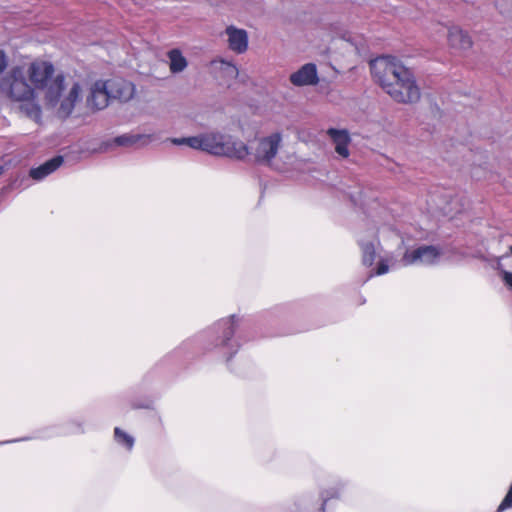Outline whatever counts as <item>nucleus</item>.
Masks as SVG:
<instances>
[{
	"instance_id": "4468645a",
	"label": "nucleus",
	"mask_w": 512,
	"mask_h": 512,
	"mask_svg": "<svg viewBox=\"0 0 512 512\" xmlns=\"http://www.w3.org/2000/svg\"><path fill=\"white\" fill-rule=\"evenodd\" d=\"M63 163V157L62 156H56L42 165H40L37 168H32L29 172V175L34 180H42L52 172H54L56 169H58Z\"/></svg>"
},
{
	"instance_id": "39448f33",
	"label": "nucleus",
	"mask_w": 512,
	"mask_h": 512,
	"mask_svg": "<svg viewBox=\"0 0 512 512\" xmlns=\"http://www.w3.org/2000/svg\"><path fill=\"white\" fill-rule=\"evenodd\" d=\"M282 144V134L280 132L272 133L268 136L257 139L248 148V155L254 158L259 164L270 165L278 154Z\"/></svg>"
},
{
	"instance_id": "6ab92c4d",
	"label": "nucleus",
	"mask_w": 512,
	"mask_h": 512,
	"mask_svg": "<svg viewBox=\"0 0 512 512\" xmlns=\"http://www.w3.org/2000/svg\"><path fill=\"white\" fill-rule=\"evenodd\" d=\"M114 436L119 444L124 445L129 450L132 449L134 445V439L132 436L128 435L118 427L114 429Z\"/></svg>"
},
{
	"instance_id": "f3484780",
	"label": "nucleus",
	"mask_w": 512,
	"mask_h": 512,
	"mask_svg": "<svg viewBox=\"0 0 512 512\" xmlns=\"http://www.w3.org/2000/svg\"><path fill=\"white\" fill-rule=\"evenodd\" d=\"M362 251L363 265L370 267L374 263L376 257L375 245L372 242H359Z\"/></svg>"
},
{
	"instance_id": "aec40b11",
	"label": "nucleus",
	"mask_w": 512,
	"mask_h": 512,
	"mask_svg": "<svg viewBox=\"0 0 512 512\" xmlns=\"http://www.w3.org/2000/svg\"><path fill=\"white\" fill-rule=\"evenodd\" d=\"M512 507V485L510 486L505 498L502 500L501 504L499 505L497 512H502L503 510L507 508Z\"/></svg>"
},
{
	"instance_id": "ddd939ff",
	"label": "nucleus",
	"mask_w": 512,
	"mask_h": 512,
	"mask_svg": "<svg viewBox=\"0 0 512 512\" xmlns=\"http://www.w3.org/2000/svg\"><path fill=\"white\" fill-rule=\"evenodd\" d=\"M327 134L335 144V151L343 158H347L349 156L348 145L350 143V136L348 132L346 130L330 128L328 129Z\"/></svg>"
},
{
	"instance_id": "20e7f679",
	"label": "nucleus",
	"mask_w": 512,
	"mask_h": 512,
	"mask_svg": "<svg viewBox=\"0 0 512 512\" xmlns=\"http://www.w3.org/2000/svg\"><path fill=\"white\" fill-rule=\"evenodd\" d=\"M187 146L215 156H224L236 160H244L249 153L243 141L219 132L187 137Z\"/></svg>"
},
{
	"instance_id": "423d86ee",
	"label": "nucleus",
	"mask_w": 512,
	"mask_h": 512,
	"mask_svg": "<svg viewBox=\"0 0 512 512\" xmlns=\"http://www.w3.org/2000/svg\"><path fill=\"white\" fill-rule=\"evenodd\" d=\"M440 254L441 253L437 247L432 245H424L412 251L406 250L401 259V262L404 266L417 263L431 265L436 262Z\"/></svg>"
},
{
	"instance_id": "4be33fe9",
	"label": "nucleus",
	"mask_w": 512,
	"mask_h": 512,
	"mask_svg": "<svg viewBox=\"0 0 512 512\" xmlns=\"http://www.w3.org/2000/svg\"><path fill=\"white\" fill-rule=\"evenodd\" d=\"M503 280L507 286L512 288V272H503Z\"/></svg>"
},
{
	"instance_id": "6e6552de",
	"label": "nucleus",
	"mask_w": 512,
	"mask_h": 512,
	"mask_svg": "<svg viewBox=\"0 0 512 512\" xmlns=\"http://www.w3.org/2000/svg\"><path fill=\"white\" fill-rule=\"evenodd\" d=\"M110 95L105 81L98 80L90 88L86 99L87 107L92 111H98L108 106Z\"/></svg>"
},
{
	"instance_id": "412c9836",
	"label": "nucleus",
	"mask_w": 512,
	"mask_h": 512,
	"mask_svg": "<svg viewBox=\"0 0 512 512\" xmlns=\"http://www.w3.org/2000/svg\"><path fill=\"white\" fill-rule=\"evenodd\" d=\"M388 271H389L388 264L384 260H381L378 263V267L376 269L375 274L376 275H383V274L387 273Z\"/></svg>"
},
{
	"instance_id": "b1692460",
	"label": "nucleus",
	"mask_w": 512,
	"mask_h": 512,
	"mask_svg": "<svg viewBox=\"0 0 512 512\" xmlns=\"http://www.w3.org/2000/svg\"><path fill=\"white\" fill-rule=\"evenodd\" d=\"M171 143L174 145H187V137L186 138H171Z\"/></svg>"
},
{
	"instance_id": "f257e3e1",
	"label": "nucleus",
	"mask_w": 512,
	"mask_h": 512,
	"mask_svg": "<svg viewBox=\"0 0 512 512\" xmlns=\"http://www.w3.org/2000/svg\"><path fill=\"white\" fill-rule=\"evenodd\" d=\"M373 80L395 102L415 104L421 99V89L413 71L393 56H381L369 63Z\"/></svg>"
},
{
	"instance_id": "f8f14e48",
	"label": "nucleus",
	"mask_w": 512,
	"mask_h": 512,
	"mask_svg": "<svg viewBox=\"0 0 512 512\" xmlns=\"http://www.w3.org/2000/svg\"><path fill=\"white\" fill-rule=\"evenodd\" d=\"M448 43L456 50L465 51L472 47L473 41L469 34L459 27H452L448 31Z\"/></svg>"
},
{
	"instance_id": "9b49d317",
	"label": "nucleus",
	"mask_w": 512,
	"mask_h": 512,
	"mask_svg": "<svg viewBox=\"0 0 512 512\" xmlns=\"http://www.w3.org/2000/svg\"><path fill=\"white\" fill-rule=\"evenodd\" d=\"M210 68L215 77L223 80L236 79L239 74L236 65L224 59L211 61Z\"/></svg>"
},
{
	"instance_id": "393cba45",
	"label": "nucleus",
	"mask_w": 512,
	"mask_h": 512,
	"mask_svg": "<svg viewBox=\"0 0 512 512\" xmlns=\"http://www.w3.org/2000/svg\"><path fill=\"white\" fill-rule=\"evenodd\" d=\"M3 173V167L0 166V175Z\"/></svg>"
},
{
	"instance_id": "7ed1b4c3",
	"label": "nucleus",
	"mask_w": 512,
	"mask_h": 512,
	"mask_svg": "<svg viewBox=\"0 0 512 512\" xmlns=\"http://www.w3.org/2000/svg\"><path fill=\"white\" fill-rule=\"evenodd\" d=\"M0 90L13 101L21 102V110L29 118L39 121L41 108L35 101V89L31 87L21 67H14L0 82Z\"/></svg>"
},
{
	"instance_id": "a211bd4d",
	"label": "nucleus",
	"mask_w": 512,
	"mask_h": 512,
	"mask_svg": "<svg viewBox=\"0 0 512 512\" xmlns=\"http://www.w3.org/2000/svg\"><path fill=\"white\" fill-rule=\"evenodd\" d=\"M236 316L232 315L229 319L222 320L220 325L223 327L222 344L226 345L227 342L233 337L236 327Z\"/></svg>"
},
{
	"instance_id": "2eb2a0df",
	"label": "nucleus",
	"mask_w": 512,
	"mask_h": 512,
	"mask_svg": "<svg viewBox=\"0 0 512 512\" xmlns=\"http://www.w3.org/2000/svg\"><path fill=\"white\" fill-rule=\"evenodd\" d=\"M154 139L153 135L147 134H124L113 139V143L117 146L131 147L142 143L143 146L148 145Z\"/></svg>"
},
{
	"instance_id": "0eeeda50",
	"label": "nucleus",
	"mask_w": 512,
	"mask_h": 512,
	"mask_svg": "<svg viewBox=\"0 0 512 512\" xmlns=\"http://www.w3.org/2000/svg\"><path fill=\"white\" fill-rule=\"evenodd\" d=\"M111 99L127 102L135 95V85L123 78H113L105 81Z\"/></svg>"
},
{
	"instance_id": "1a4fd4ad",
	"label": "nucleus",
	"mask_w": 512,
	"mask_h": 512,
	"mask_svg": "<svg viewBox=\"0 0 512 512\" xmlns=\"http://www.w3.org/2000/svg\"><path fill=\"white\" fill-rule=\"evenodd\" d=\"M290 82L297 87L316 85L319 82L316 65L304 64L289 77Z\"/></svg>"
},
{
	"instance_id": "dca6fc26",
	"label": "nucleus",
	"mask_w": 512,
	"mask_h": 512,
	"mask_svg": "<svg viewBox=\"0 0 512 512\" xmlns=\"http://www.w3.org/2000/svg\"><path fill=\"white\" fill-rule=\"evenodd\" d=\"M169 68L173 74L180 73L186 69L188 62L179 49H172L167 53Z\"/></svg>"
},
{
	"instance_id": "9d476101",
	"label": "nucleus",
	"mask_w": 512,
	"mask_h": 512,
	"mask_svg": "<svg viewBox=\"0 0 512 512\" xmlns=\"http://www.w3.org/2000/svg\"><path fill=\"white\" fill-rule=\"evenodd\" d=\"M228 37V47L237 54H242L248 49V34L244 29L237 28L233 25L225 29Z\"/></svg>"
},
{
	"instance_id": "bb28decb",
	"label": "nucleus",
	"mask_w": 512,
	"mask_h": 512,
	"mask_svg": "<svg viewBox=\"0 0 512 512\" xmlns=\"http://www.w3.org/2000/svg\"><path fill=\"white\" fill-rule=\"evenodd\" d=\"M510 251H511V253H512V246L510 247Z\"/></svg>"
},
{
	"instance_id": "5701e85b",
	"label": "nucleus",
	"mask_w": 512,
	"mask_h": 512,
	"mask_svg": "<svg viewBox=\"0 0 512 512\" xmlns=\"http://www.w3.org/2000/svg\"><path fill=\"white\" fill-rule=\"evenodd\" d=\"M7 66V59L4 52L0 51V73H2Z\"/></svg>"
},
{
	"instance_id": "f03ea898",
	"label": "nucleus",
	"mask_w": 512,
	"mask_h": 512,
	"mask_svg": "<svg viewBox=\"0 0 512 512\" xmlns=\"http://www.w3.org/2000/svg\"><path fill=\"white\" fill-rule=\"evenodd\" d=\"M28 75L34 89L44 92V100L49 107L59 104L57 115L61 118L68 117L74 110L75 104L80 100L81 86L74 83L67 95L61 100L64 90V75H55V68L51 62L35 60L31 62L25 73Z\"/></svg>"
},
{
	"instance_id": "a878e982",
	"label": "nucleus",
	"mask_w": 512,
	"mask_h": 512,
	"mask_svg": "<svg viewBox=\"0 0 512 512\" xmlns=\"http://www.w3.org/2000/svg\"><path fill=\"white\" fill-rule=\"evenodd\" d=\"M326 504V500L323 501V504H322V510L324 509V505Z\"/></svg>"
}]
</instances>
